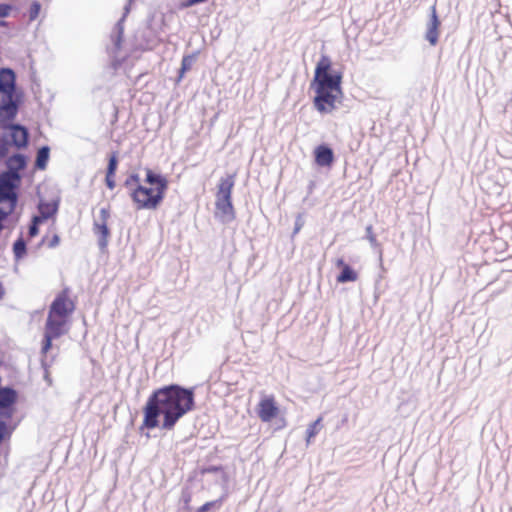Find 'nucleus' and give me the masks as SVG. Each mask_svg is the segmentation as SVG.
I'll list each match as a JSON object with an SVG mask.
<instances>
[{"instance_id": "nucleus-1", "label": "nucleus", "mask_w": 512, "mask_h": 512, "mask_svg": "<svg viewBox=\"0 0 512 512\" xmlns=\"http://www.w3.org/2000/svg\"><path fill=\"white\" fill-rule=\"evenodd\" d=\"M194 407V393L178 385H169L154 391L143 408L141 429L159 427V416H163L161 428L171 430L185 414Z\"/></svg>"}, {"instance_id": "nucleus-2", "label": "nucleus", "mask_w": 512, "mask_h": 512, "mask_svg": "<svg viewBox=\"0 0 512 512\" xmlns=\"http://www.w3.org/2000/svg\"><path fill=\"white\" fill-rule=\"evenodd\" d=\"M343 72L333 68L329 56L322 55L319 59L311 88L315 92L313 105L321 114L333 112L343 98L342 90Z\"/></svg>"}, {"instance_id": "nucleus-3", "label": "nucleus", "mask_w": 512, "mask_h": 512, "mask_svg": "<svg viewBox=\"0 0 512 512\" xmlns=\"http://www.w3.org/2000/svg\"><path fill=\"white\" fill-rule=\"evenodd\" d=\"M146 178L140 183L139 176L132 174L126 185L135 183L137 186L132 190L130 196L137 210H155L162 203L168 188L167 179L151 169L145 170Z\"/></svg>"}, {"instance_id": "nucleus-4", "label": "nucleus", "mask_w": 512, "mask_h": 512, "mask_svg": "<svg viewBox=\"0 0 512 512\" xmlns=\"http://www.w3.org/2000/svg\"><path fill=\"white\" fill-rule=\"evenodd\" d=\"M74 310L75 303L70 299L69 290H62L50 305L41 349L43 355H46L52 348L54 339L67 333L69 317Z\"/></svg>"}, {"instance_id": "nucleus-5", "label": "nucleus", "mask_w": 512, "mask_h": 512, "mask_svg": "<svg viewBox=\"0 0 512 512\" xmlns=\"http://www.w3.org/2000/svg\"><path fill=\"white\" fill-rule=\"evenodd\" d=\"M235 174L227 175L219 180L215 195V216L222 222L235 219V209L232 204V190L235 184Z\"/></svg>"}, {"instance_id": "nucleus-6", "label": "nucleus", "mask_w": 512, "mask_h": 512, "mask_svg": "<svg viewBox=\"0 0 512 512\" xmlns=\"http://www.w3.org/2000/svg\"><path fill=\"white\" fill-rule=\"evenodd\" d=\"M256 414L263 423H278V429L286 426L287 422L274 395H264L256 406Z\"/></svg>"}, {"instance_id": "nucleus-7", "label": "nucleus", "mask_w": 512, "mask_h": 512, "mask_svg": "<svg viewBox=\"0 0 512 512\" xmlns=\"http://www.w3.org/2000/svg\"><path fill=\"white\" fill-rule=\"evenodd\" d=\"M110 219V210L108 208H101L99 216L94 220L93 232L98 237V244L101 249H105L110 237V230L108 222Z\"/></svg>"}, {"instance_id": "nucleus-8", "label": "nucleus", "mask_w": 512, "mask_h": 512, "mask_svg": "<svg viewBox=\"0 0 512 512\" xmlns=\"http://www.w3.org/2000/svg\"><path fill=\"white\" fill-rule=\"evenodd\" d=\"M16 194L14 193L13 184L10 180L2 179L0 181V213L8 215L16 205Z\"/></svg>"}, {"instance_id": "nucleus-9", "label": "nucleus", "mask_w": 512, "mask_h": 512, "mask_svg": "<svg viewBox=\"0 0 512 512\" xmlns=\"http://www.w3.org/2000/svg\"><path fill=\"white\" fill-rule=\"evenodd\" d=\"M441 21L439 19L436 4L430 8V18L427 23L425 39L431 46H436L439 42Z\"/></svg>"}, {"instance_id": "nucleus-10", "label": "nucleus", "mask_w": 512, "mask_h": 512, "mask_svg": "<svg viewBox=\"0 0 512 512\" xmlns=\"http://www.w3.org/2000/svg\"><path fill=\"white\" fill-rule=\"evenodd\" d=\"M315 162L320 167H330L334 162V153L326 145H319L314 150Z\"/></svg>"}, {"instance_id": "nucleus-11", "label": "nucleus", "mask_w": 512, "mask_h": 512, "mask_svg": "<svg viewBox=\"0 0 512 512\" xmlns=\"http://www.w3.org/2000/svg\"><path fill=\"white\" fill-rule=\"evenodd\" d=\"M336 266L342 269L336 279L338 283L355 282L358 279L357 272L346 264L342 258L336 260Z\"/></svg>"}, {"instance_id": "nucleus-12", "label": "nucleus", "mask_w": 512, "mask_h": 512, "mask_svg": "<svg viewBox=\"0 0 512 512\" xmlns=\"http://www.w3.org/2000/svg\"><path fill=\"white\" fill-rule=\"evenodd\" d=\"M10 128L13 144L18 148L25 147L28 143L27 129L20 125H12Z\"/></svg>"}, {"instance_id": "nucleus-13", "label": "nucleus", "mask_w": 512, "mask_h": 512, "mask_svg": "<svg viewBox=\"0 0 512 512\" xmlns=\"http://www.w3.org/2000/svg\"><path fill=\"white\" fill-rule=\"evenodd\" d=\"M0 89L9 93L15 90V74L10 69L0 71Z\"/></svg>"}, {"instance_id": "nucleus-14", "label": "nucleus", "mask_w": 512, "mask_h": 512, "mask_svg": "<svg viewBox=\"0 0 512 512\" xmlns=\"http://www.w3.org/2000/svg\"><path fill=\"white\" fill-rule=\"evenodd\" d=\"M16 392L10 388L0 389V408L9 409V415L12 413V405L16 401Z\"/></svg>"}, {"instance_id": "nucleus-15", "label": "nucleus", "mask_w": 512, "mask_h": 512, "mask_svg": "<svg viewBox=\"0 0 512 512\" xmlns=\"http://www.w3.org/2000/svg\"><path fill=\"white\" fill-rule=\"evenodd\" d=\"M14 92H5L3 89H0V110L10 111L11 109H15V104L13 101Z\"/></svg>"}, {"instance_id": "nucleus-16", "label": "nucleus", "mask_w": 512, "mask_h": 512, "mask_svg": "<svg viewBox=\"0 0 512 512\" xmlns=\"http://www.w3.org/2000/svg\"><path fill=\"white\" fill-rule=\"evenodd\" d=\"M39 212L40 215L38 217H41V221L43 222L44 220L52 217L56 213V207L48 203H41L39 205Z\"/></svg>"}, {"instance_id": "nucleus-17", "label": "nucleus", "mask_w": 512, "mask_h": 512, "mask_svg": "<svg viewBox=\"0 0 512 512\" xmlns=\"http://www.w3.org/2000/svg\"><path fill=\"white\" fill-rule=\"evenodd\" d=\"M48 158H49V148L42 147L41 149H39V151L37 153V158H36L37 167L44 169L46 166V163L48 161Z\"/></svg>"}, {"instance_id": "nucleus-18", "label": "nucleus", "mask_w": 512, "mask_h": 512, "mask_svg": "<svg viewBox=\"0 0 512 512\" xmlns=\"http://www.w3.org/2000/svg\"><path fill=\"white\" fill-rule=\"evenodd\" d=\"M8 162L9 166L15 169H23L26 165L25 158L22 155H14L9 158Z\"/></svg>"}, {"instance_id": "nucleus-19", "label": "nucleus", "mask_w": 512, "mask_h": 512, "mask_svg": "<svg viewBox=\"0 0 512 512\" xmlns=\"http://www.w3.org/2000/svg\"><path fill=\"white\" fill-rule=\"evenodd\" d=\"M13 250L16 258H21L26 253V244L23 239H18L14 245Z\"/></svg>"}, {"instance_id": "nucleus-20", "label": "nucleus", "mask_w": 512, "mask_h": 512, "mask_svg": "<svg viewBox=\"0 0 512 512\" xmlns=\"http://www.w3.org/2000/svg\"><path fill=\"white\" fill-rule=\"evenodd\" d=\"M12 11V6L9 4H0V19L6 18L9 16ZM5 22L0 20V26H5Z\"/></svg>"}, {"instance_id": "nucleus-21", "label": "nucleus", "mask_w": 512, "mask_h": 512, "mask_svg": "<svg viewBox=\"0 0 512 512\" xmlns=\"http://www.w3.org/2000/svg\"><path fill=\"white\" fill-rule=\"evenodd\" d=\"M192 60H193V56L188 55V56L183 57L182 62H181V69H180L181 76L186 71H189L191 69Z\"/></svg>"}, {"instance_id": "nucleus-22", "label": "nucleus", "mask_w": 512, "mask_h": 512, "mask_svg": "<svg viewBox=\"0 0 512 512\" xmlns=\"http://www.w3.org/2000/svg\"><path fill=\"white\" fill-rule=\"evenodd\" d=\"M117 166H118L117 155H116V153H112L111 156L109 157L107 171L110 173H116Z\"/></svg>"}, {"instance_id": "nucleus-23", "label": "nucleus", "mask_w": 512, "mask_h": 512, "mask_svg": "<svg viewBox=\"0 0 512 512\" xmlns=\"http://www.w3.org/2000/svg\"><path fill=\"white\" fill-rule=\"evenodd\" d=\"M41 217H34L31 226L29 227V236L34 237L38 234V225L41 223Z\"/></svg>"}, {"instance_id": "nucleus-24", "label": "nucleus", "mask_w": 512, "mask_h": 512, "mask_svg": "<svg viewBox=\"0 0 512 512\" xmlns=\"http://www.w3.org/2000/svg\"><path fill=\"white\" fill-rule=\"evenodd\" d=\"M60 242L59 236L57 234H53L50 238L45 237L43 239V243H45L49 248L56 247Z\"/></svg>"}, {"instance_id": "nucleus-25", "label": "nucleus", "mask_w": 512, "mask_h": 512, "mask_svg": "<svg viewBox=\"0 0 512 512\" xmlns=\"http://www.w3.org/2000/svg\"><path fill=\"white\" fill-rule=\"evenodd\" d=\"M40 9H41V5L37 2V1H34L31 6H30V20H35L39 13H40Z\"/></svg>"}, {"instance_id": "nucleus-26", "label": "nucleus", "mask_w": 512, "mask_h": 512, "mask_svg": "<svg viewBox=\"0 0 512 512\" xmlns=\"http://www.w3.org/2000/svg\"><path fill=\"white\" fill-rule=\"evenodd\" d=\"M320 422H321V418H318L314 423H312L309 426V428L307 430L308 441L318 433L317 427L320 424Z\"/></svg>"}, {"instance_id": "nucleus-27", "label": "nucleus", "mask_w": 512, "mask_h": 512, "mask_svg": "<svg viewBox=\"0 0 512 512\" xmlns=\"http://www.w3.org/2000/svg\"><path fill=\"white\" fill-rule=\"evenodd\" d=\"M105 182H106L107 187L110 190H113L115 188V186H116L115 173H110V172L107 171L106 172Z\"/></svg>"}, {"instance_id": "nucleus-28", "label": "nucleus", "mask_w": 512, "mask_h": 512, "mask_svg": "<svg viewBox=\"0 0 512 512\" xmlns=\"http://www.w3.org/2000/svg\"><path fill=\"white\" fill-rule=\"evenodd\" d=\"M217 501H210V502H206L204 503L202 506H200L198 509H197V512H207L209 511L211 508H213L215 505H216Z\"/></svg>"}, {"instance_id": "nucleus-29", "label": "nucleus", "mask_w": 512, "mask_h": 512, "mask_svg": "<svg viewBox=\"0 0 512 512\" xmlns=\"http://www.w3.org/2000/svg\"><path fill=\"white\" fill-rule=\"evenodd\" d=\"M6 434V425L3 422H0V442L3 440Z\"/></svg>"}, {"instance_id": "nucleus-30", "label": "nucleus", "mask_w": 512, "mask_h": 512, "mask_svg": "<svg viewBox=\"0 0 512 512\" xmlns=\"http://www.w3.org/2000/svg\"><path fill=\"white\" fill-rule=\"evenodd\" d=\"M220 470H221V467L212 466V467L207 468L205 471L209 472V473H214V472H218Z\"/></svg>"}, {"instance_id": "nucleus-31", "label": "nucleus", "mask_w": 512, "mask_h": 512, "mask_svg": "<svg viewBox=\"0 0 512 512\" xmlns=\"http://www.w3.org/2000/svg\"><path fill=\"white\" fill-rule=\"evenodd\" d=\"M205 1L206 0H188L187 5L190 6V5H194V4L205 2Z\"/></svg>"}, {"instance_id": "nucleus-32", "label": "nucleus", "mask_w": 512, "mask_h": 512, "mask_svg": "<svg viewBox=\"0 0 512 512\" xmlns=\"http://www.w3.org/2000/svg\"><path fill=\"white\" fill-rule=\"evenodd\" d=\"M300 227H296L295 229V233H297L299 231Z\"/></svg>"}]
</instances>
